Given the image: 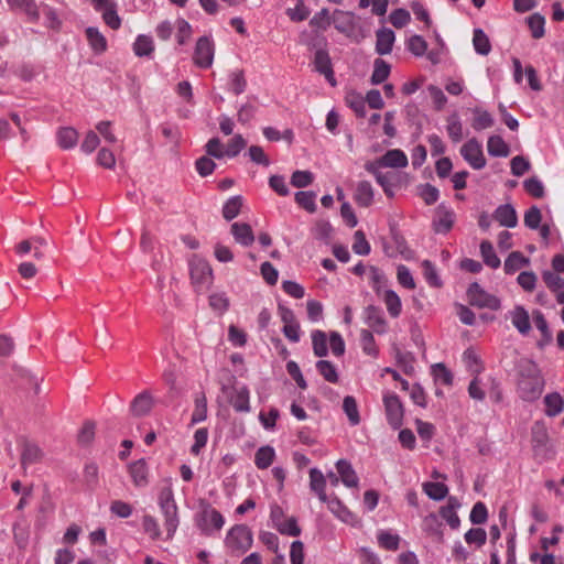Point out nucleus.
Here are the masks:
<instances>
[{"label": "nucleus", "mask_w": 564, "mask_h": 564, "mask_svg": "<svg viewBox=\"0 0 564 564\" xmlns=\"http://www.w3.org/2000/svg\"><path fill=\"white\" fill-rule=\"evenodd\" d=\"M195 524L203 535L210 536L214 531L223 529L225 518L209 502L202 500L199 511L195 514Z\"/></svg>", "instance_id": "1"}, {"label": "nucleus", "mask_w": 564, "mask_h": 564, "mask_svg": "<svg viewBox=\"0 0 564 564\" xmlns=\"http://www.w3.org/2000/svg\"><path fill=\"white\" fill-rule=\"evenodd\" d=\"M192 284L196 292L209 289L213 283V269L207 260L193 256L188 263Z\"/></svg>", "instance_id": "2"}, {"label": "nucleus", "mask_w": 564, "mask_h": 564, "mask_svg": "<svg viewBox=\"0 0 564 564\" xmlns=\"http://www.w3.org/2000/svg\"><path fill=\"white\" fill-rule=\"evenodd\" d=\"M252 532L246 524H235L227 533L225 545L234 555H241L252 546Z\"/></svg>", "instance_id": "3"}, {"label": "nucleus", "mask_w": 564, "mask_h": 564, "mask_svg": "<svg viewBox=\"0 0 564 564\" xmlns=\"http://www.w3.org/2000/svg\"><path fill=\"white\" fill-rule=\"evenodd\" d=\"M467 297L471 306L492 311H498L501 307L500 300L496 295L486 292L477 282L469 284Z\"/></svg>", "instance_id": "4"}, {"label": "nucleus", "mask_w": 564, "mask_h": 564, "mask_svg": "<svg viewBox=\"0 0 564 564\" xmlns=\"http://www.w3.org/2000/svg\"><path fill=\"white\" fill-rule=\"evenodd\" d=\"M383 404L389 425L393 430L400 429L403 424L404 416V409L400 398L395 393L384 394Z\"/></svg>", "instance_id": "5"}, {"label": "nucleus", "mask_w": 564, "mask_h": 564, "mask_svg": "<svg viewBox=\"0 0 564 564\" xmlns=\"http://www.w3.org/2000/svg\"><path fill=\"white\" fill-rule=\"evenodd\" d=\"M460 154L464 160L475 170H481L486 166L481 144L475 139L468 140L462 148Z\"/></svg>", "instance_id": "6"}, {"label": "nucleus", "mask_w": 564, "mask_h": 564, "mask_svg": "<svg viewBox=\"0 0 564 564\" xmlns=\"http://www.w3.org/2000/svg\"><path fill=\"white\" fill-rule=\"evenodd\" d=\"M544 384V378L518 379L517 391L523 401L533 402L541 397Z\"/></svg>", "instance_id": "7"}, {"label": "nucleus", "mask_w": 564, "mask_h": 564, "mask_svg": "<svg viewBox=\"0 0 564 564\" xmlns=\"http://www.w3.org/2000/svg\"><path fill=\"white\" fill-rule=\"evenodd\" d=\"M214 43L207 36H202L197 40L193 61L194 64L200 68H208L214 59Z\"/></svg>", "instance_id": "8"}, {"label": "nucleus", "mask_w": 564, "mask_h": 564, "mask_svg": "<svg viewBox=\"0 0 564 564\" xmlns=\"http://www.w3.org/2000/svg\"><path fill=\"white\" fill-rule=\"evenodd\" d=\"M454 221L455 213L443 204L438 205L433 219V228L435 232L447 234L452 229Z\"/></svg>", "instance_id": "9"}, {"label": "nucleus", "mask_w": 564, "mask_h": 564, "mask_svg": "<svg viewBox=\"0 0 564 564\" xmlns=\"http://www.w3.org/2000/svg\"><path fill=\"white\" fill-rule=\"evenodd\" d=\"M365 323L373 329L375 333L382 335L387 332V321L380 307L368 305L365 311Z\"/></svg>", "instance_id": "10"}, {"label": "nucleus", "mask_w": 564, "mask_h": 564, "mask_svg": "<svg viewBox=\"0 0 564 564\" xmlns=\"http://www.w3.org/2000/svg\"><path fill=\"white\" fill-rule=\"evenodd\" d=\"M314 67L316 72L325 76V78L332 86L336 85V79L334 77V70L332 67V61L326 50L319 48L315 52Z\"/></svg>", "instance_id": "11"}, {"label": "nucleus", "mask_w": 564, "mask_h": 564, "mask_svg": "<svg viewBox=\"0 0 564 564\" xmlns=\"http://www.w3.org/2000/svg\"><path fill=\"white\" fill-rule=\"evenodd\" d=\"M229 402L236 412L250 411V391L247 386L232 387Z\"/></svg>", "instance_id": "12"}, {"label": "nucleus", "mask_w": 564, "mask_h": 564, "mask_svg": "<svg viewBox=\"0 0 564 564\" xmlns=\"http://www.w3.org/2000/svg\"><path fill=\"white\" fill-rule=\"evenodd\" d=\"M154 405V400L149 391H142L137 394L130 404V412L133 416L141 417L148 415Z\"/></svg>", "instance_id": "13"}, {"label": "nucleus", "mask_w": 564, "mask_h": 564, "mask_svg": "<svg viewBox=\"0 0 564 564\" xmlns=\"http://www.w3.org/2000/svg\"><path fill=\"white\" fill-rule=\"evenodd\" d=\"M492 218L502 227L514 228L518 225L517 212L511 204L499 205L495 209Z\"/></svg>", "instance_id": "14"}, {"label": "nucleus", "mask_w": 564, "mask_h": 564, "mask_svg": "<svg viewBox=\"0 0 564 564\" xmlns=\"http://www.w3.org/2000/svg\"><path fill=\"white\" fill-rule=\"evenodd\" d=\"M549 442V433L545 424L541 421L535 422L531 429V443L535 455L545 451Z\"/></svg>", "instance_id": "15"}, {"label": "nucleus", "mask_w": 564, "mask_h": 564, "mask_svg": "<svg viewBox=\"0 0 564 564\" xmlns=\"http://www.w3.org/2000/svg\"><path fill=\"white\" fill-rule=\"evenodd\" d=\"M164 517L166 539H172L180 524L178 509L176 503L159 506Z\"/></svg>", "instance_id": "16"}, {"label": "nucleus", "mask_w": 564, "mask_h": 564, "mask_svg": "<svg viewBox=\"0 0 564 564\" xmlns=\"http://www.w3.org/2000/svg\"><path fill=\"white\" fill-rule=\"evenodd\" d=\"M129 475L137 487H145L149 484V468L144 458L132 462L128 466Z\"/></svg>", "instance_id": "17"}, {"label": "nucleus", "mask_w": 564, "mask_h": 564, "mask_svg": "<svg viewBox=\"0 0 564 564\" xmlns=\"http://www.w3.org/2000/svg\"><path fill=\"white\" fill-rule=\"evenodd\" d=\"M375 191L369 181H360L357 183L354 200L359 207L367 208L372 205Z\"/></svg>", "instance_id": "18"}, {"label": "nucleus", "mask_w": 564, "mask_h": 564, "mask_svg": "<svg viewBox=\"0 0 564 564\" xmlns=\"http://www.w3.org/2000/svg\"><path fill=\"white\" fill-rule=\"evenodd\" d=\"M395 40L394 32L388 28H381L376 32V52L379 55L390 54Z\"/></svg>", "instance_id": "19"}, {"label": "nucleus", "mask_w": 564, "mask_h": 564, "mask_svg": "<svg viewBox=\"0 0 564 564\" xmlns=\"http://www.w3.org/2000/svg\"><path fill=\"white\" fill-rule=\"evenodd\" d=\"M11 10L23 12L31 22H37L40 19L39 7L34 0H7Z\"/></svg>", "instance_id": "20"}, {"label": "nucleus", "mask_w": 564, "mask_h": 564, "mask_svg": "<svg viewBox=\"0 0 564 564\" xmlns=\"http://www.w3.org/2000/svg\"><path fill=\"white\" fill-rule=\"evenodd\" d=\"M231 235L236 242L243 247H249L254 241V235L252 228L247 223H234L230 228Z\"/></svg>", "instance_id": "21"}, {"label": "nucleus", "mask_w": 564, "mask_h": 564, "mask_svg": "<svg viewBox=\"0 0 564 564\" xmlns=\"http://www.w3.org/2000/svg\"><path fill=\"white\" fill-rule=\"evenodd\" d=\"M310 489L317 495L322 502L327 501L326 477L316 467L310 469Z\"/></svg>", "instance_id": "22"}, {"label": "nucleus", "mask_w": 564, "mask_h": 564, "mask_svg": "<svg viewBox=\"0 0 564 564\" xmlns=\"http://www.w3.org/2000/svg\"><path fill=\"white\" fill-rule=\"evenodd\" d=\"M533 321H534L535 327L541 332V338L536 341V346L540 349H544L553 340V336L549 328V324H547L543 313L540 311L533 312Z\"/></svg>", "instance_id": "23"}, {"label": "nucleus", "mask_w": 564, "mask_h": 564, "mask_svg": "<svg viewBox=\"0 0 564 564\" xmlns=\"http://www.w3.org/2000/svg\"><path fill=\"white\" fill-rule=\"evenodd\" d=\"M510 316L512 325L518 329V332L522 335H528L531 329V324L527 310L521 305H517L510 312Z\"/></svg>", "instance_id": "24"}, {"label": "nucleus", "mask_w": 564, "mask_h": 564, "mask_svg": "<svg viewBox=\"0 0 564 564\" xmlns=\"http://www.w3.org/2000/svg\"><path fill=\"white\" fill-rule=\"evenodd\" d=\"M459 502L455 497H449L447 505L441 507L440 514L441 517L446 520L448 525L456 530L460 525V519L456 513V509L459 508Z\"/></svg>", "instance_id": "25"}, {"label": "nucleus", "mask_w": 564, "mask_h": 564, "mask_svg": "<svg viewBox=\"0 0 564 564\" xmlns=\"http://www.w3.org/2000/svg\"><path fill=\"white\" fill-rule=\"evenodd\" d=\"M334 26L343 34L350 35L355 30V15L351 12L335 11Z\"/></svg>", "instance_id": "26"}, {"label": "nucleus", "mask_w": 564, "mask_h": 564, "mask_svg": "<svg viewBox=\"0 0 564 564\" xmlns=\"http://www.w3.org/2000/svg\"><path fill=\"white\" fill-rule=\"evenodd\" d=\"M337 473L340 476L341 482L349 487L354 488L358 486V476L356 471L354 470L351 464L346 459H339L336 463Z\"/></svg>", "instance_id": "27"}, {"label": "nucleus", "mask_w": 564, "mask_h": 564, "mask_svg": "<svg viewBox=\"0 0 564 564\" xmlns=\"http://www.w3.org/2000/svg\"><path fill=\"white\" fill-rule=\"evenodd\" d=\"M380 163H382L384 167L403 169L408 166L409 161L402 150L393 149L380 156Z\"/></svg>", "instance_id": "28"}, {"label": "nucleus", "mask_w": 564, "mask_h": 564, "mask_svg": "<svg viewBox=\"0 0 564 564\" xmlns=\"http://www.w3.org/2000/svg\"><path fill=\"white\" fill-rule=\"evenodd\" d=\"M43 457L42 449L34 443L25 441L21 452V465L25 468L29 465L39 463Z\"/></svg>", "instance_id": "29"}, {"label": "nucleus", "mask_w": 564, "mask_h": 564, "mask_svg": "<svg viewBox=\"0 0 564 564\" xmlns=\"http://www.w3.org/2000/svg\"><path fill=\"white\" fill-rule=\"evenodd\" d=\"M518 379L543 378L538 364L531 359H521L517 366Z\"/></svg>", "instance_id": "30"}, {"label": "nucleus", "mask_w": 564, "mask_h": 564, "mask_svg": "<svg viewBox=\"0 0 564 564\" xmlns=\"http://www.w3.org/2000/svg\"><path fill=\"white\" fill-rule=\"evenodd\" d=\"M89 46L96 54H101L107 50V40L95 26H89L85 31Z\"/></svg>", "instance_id": "31"}, {"label": "nucleus", "mask_w": 564, "mask_h": 564, "mask_svg": "<svg viewBox=\"0 0 564 564\" xmlns=\"http://www.w3.org/2000/svg\"><path fill=\"white\" fill-rule=\"evenodd\" d=\"M487 151L495 158H507L510 154V148L500 135H491L487 141Z\"/></svg>", "instance_id": "32"}, {"label": "nucleus", "mask_w": 564, "mask_h": 564, "mask_svg": "<svg viewBox=\"0 0 564 564\" xmlns=\"http://www.w3.org/2000/svg\"><path fill=\"white\" fill-rule=\"evenodd\" d=\"M56 138L58 145L64 150H68L77 144L78 132L72 127H63L58 129Z\"/></svg>", "instance_id": "33"}, {"label": "nucleus", "mask_w": 564, "mask_h": 564, "mask_svg": "<svg viewBox=\"0 0 564 564\" xmlns=\"http://www.w3.org/2000/svg\"><path fill=\"white\" fill-rule=\"evenodd\" d=\"M545 414L547 416H556L564 409V400L557 392L549 393L544 397Z\"/></svg>", "instance_id": "34"}, {"label": "nucleus", "mask_w": 564, "mask_h": 564, "mask_svg": "<svg viewBox=\"0 0 564 564\" xmlns=\"http://www.w3.org/2000/svg\"><path fill=\"white\" fill-rule=\"evenodd\" d=\"M474 119L471 122V127L476 131L485 130L491 128L495 123V120L489 111L484 110L481 108L473 109Z\"/></svg>", "instance_id": "35"}, {"label": "nucleus", "mask_w": 564, "mask_h": 564, "mask_svg": "<svg viewBox=\"0 0 564 564\" xmlns=\"http://www.w3.org/2000/svg\"><path fill=\"white\" fill-rule=\"evenodd\" d=\"M325 503H327V507L330 510V512L341 521L349 522L352 519V513L347 509L346 506L343 505V502L336 496L327 497V501Z\"/></svg>", "instance_id": "36"}, {"label": "nucleus", "mask_w": 564, "mask_h": 564, "mask_svg": "<svg viewBox=\"0 0 564 564\" xmlns=\"http://www.w3.org/2000/svg\"><path fill=\"white\" fill-rule=\"evenodd\" d=\"M473 45H474L475 51L479 55L486 56L491 51V44H490L489 37L484 32V30L479 29V28L475 29L473 32Z\"/></svg>", "instance_id": "37"}, {"label": "nucleus", "mask_w": 564, "mask_h": 564, "mask_svg": "<svg viewBox=\"0 0 564 564\" xmlns=\"http://www.w3.org/2000/svg\"><path fill=\"white\" fill-rule=\"evenodd\" d=\"M391 67L382 58H376L373 63V72L370 77L372 85L382 84L390 75Z\"/></svg>", "instance_id": "38"}, {"label": "nucleus", "mask_w": 564, "mask_h": 564, "mask_svg": "<svg viewBox=\"0 0 564 564\" xmlns=\"http://www.w3.org/2000/svg\"><path fill=\"white\" fill-rule=\"evenodd\" d=\"M480 254L486 265L491 269H498L500 267V259L496 254L494 246L490 241L484 240L480 243Z\"/></svg>", "instance_id": "39"}, {"label": "nucleus", "mask_w": 564, "mask_h": 564, "mask_svg": "<svg viewBox=\"0 0 564 564\" xmlns=\"http://www.w3.org/2000/svg\"><path fill=\"white\" fill-rule=\"evenodd\" d=\"M529 259L525 258L520 251L511 252L505 260V272L507 274H513L520 268L529 264Z\"/></svg>", "instance_id": "40"}, {"label": "nucleus", "mask_w": 564, "mask_h": 564, "mask_svg": "<svg viewBox=\"0 0 564 564\" xmlns=\"http://www.w3.org/2000/svg\"><path fill=\"white\" fill-rule=\"evenodd\" d=\"M275 457L274 448L265 445L261 446L254 455V464L259 469H267L271 466Z\"/></svg>", "instance_id": "41"}, {"label": "nucleus", "mask_w": 564, "mask_h": 564, "mask_svg": "<svg viewBox=\"0 0 564 564\" xmlns=\"http://www.w3.org/2000/svg\"><path fill=\"white\" fill-rule=\"evenodd\" d=\"M423 490L430 499L435 501H441L448 495V487L440 481L423 484Z\"/></svg>", "instance_id": "42"}, {"label": "nucleus", "mask_w": 564, "mask_h": 564, "mask_svg": "<svg viewBox=\"0 0 564 564\" xmlns=\"http://www.w3.org/2000/svg\"><path fill=\"white\" fill-rule=\"evenodd\" d=\"M243 205V198L240 195L230 197L223 206V217L230 221L236 218Z\"/></svg>", "instance_id": "43"}, {"label": "nucleus", "mask_w": 564, "mask_h": 564, "mask_svg": "<svg viewBox=\"0 0 564 564\" xmlns=\"http://www.w3.org/2000/svg\"><path fill=\"white\" fill-rule=\"evenodd\" d=\"M343 410L347 415L350 425L356 426L360 423L357 401L352 395H346L344 398Z\"/></svg>", "instance_id": "44"}, {"label": "nucleus", "mask_w": 564, "mask_h": 564, "mask_svg": "<svg viewBox=\"0 0 564 564\" xmlns=\"http://www.w3.org/2000/svg\"><path fill=\"white\" fill-rule=\"evenodd\" d=\"M154 51V44L151 36L148 35H139L133 43V52L137 56H150Z\"/></svg>", "instance_id": "45"}, {"label": "nucleus", "mask_w": 564, "mask_h": 564, "mask_svg": "<svg viewBox=\"0 0 564 564\" xmlns=\"http://www.w3.org/2000/svg\"><path fill=\"white\" fill-rule=\"evenodd\" d=\"M360 345H361L362 351L366 355L371 356L373 358L378 357L379 349L376 345L373 334L369 329L360 330Z\"/></svg>", "instance_id": "46"}, {"label": "nucleus", "mask_w": 564, "mask_h": 564, "mask_svg": "<svg viewBox=\"0 0 564 564\" xmlns=\"http://www.w3.org/2000/svg\"><path fill=\"white\" fill-rule=\"evenodd\" d=\"M446 130H447L449 139L454 143L462 141V139L464 137L463 124H462L460 119L457 113H453L447 118Z\"/></svg>", "instance_id": "47"}, {"label": "nucleus", "mask_w": 564, "mask_h": 564, "mask_svg": "<svg viewBox=\"0 0 564 564\" xmlns=\"http://www.w3.org/2000/svg\"><path fill=\"white\" fill-rule=\"evenodd\" d=\"M528 26L533 39H541L545 34V19L542 14L535 12L527 19Z\"/></svg>", "instance_id": "48"}, {"label": "nucleus", "mask_w": 564, "mask_h": 564, "mask_svg": "<svg viewBox=\"0 0 564 564\" xmlns=\"http://www.w3.org/2000/svg\"><path fill=\"white\" fill-rule=\"evenodd\" d=\"M312 345L314 355L317 357H325L328 354L327 338L323 330L316 329L312 332Z\"/></svg>", "instance_id": "49"}, {"label": "nucleus", "mask_w": 564, "mask_h": 564, "mask_svg": "<svg viewBox=\"0 0 564 564\" xmlns=\"http://www.w3.org/2000/svg\"><path fill=\"white\" fill-rule=\"evenodd\" d=\"M316 369L318 373L330 383H337L339 376L336 367L328 360H318L316 362Z\"/></svg>", "instance_id": "50"}, {"label": "nucleus", "mask_w": 564, "mask_h": 564, "mask_svg": "<svg viewBox=\"0 0 564 564\" xmlns=\"http://www.w3.org/2000/svg\"><path fill=\"white\" fill-rule=\"evenodd\" d=\"M383 301L391 317L395 318L401 314V300L393 290H387L384 292Z\"/></svg>", "instance_id": "51"}, {"label": "nucleus", "mask_w": 564, "mask_h": 564, "mask_svg": "<svg viewBox=\"0 0 564 564\" xmlns=\"http://www.w3.org/2000/svg\"><path fill=\"white\" fill-rule=\"evenodd\" d=\"M346 104L358 118H364L366 116V100L360 94L351 93L347 95Z\"/></svg>", "instance_id": "52"}, {"label": "nucleus", "mask_w": 564, "mask_h": 564, "mask_svg": "<svg viewBox=\"0 0 564 564\" xmlns=\"http://www.w3.org/2000/svg\"><path fill=\"white\" fill-rule=\"evenodd\" d=\"M432 375L434 377L435 382H440L444 386L453 384V373L451 370L442 362L435 364L432 366Z\"/></svg>", "instance_id": "53"}, {"label": "nucleus", "mask_w": 564, "mask_h": 564, "mask_svg": "<svg viewBox=\"0 0 564 564\" xmlns=\"http://www.w3.org/2000/svg\"><path fill=\"white\" fill-rule=\"evenodd\" d=\"M247 80L242 69H236L229 75V89L235 95H240L246 90Z\"/></svg>", "instance_id": "54"}, {"label": "nucleus", "mask_w": 564, "mask_h": 564, "mask_svg": "<svg viewBox=\"0 0 564 564\" xmlns=\"http://www.w3.org/2000/svg\"><path fill=\"white\" fill-rule=\"evenodd\" d=\"M422 268L424 278L429 285L433 288H441L443 285V282L437 274L435 265L430 260H424L422 262Z\"/></svg>", "instance_id": "55"}, {"label": "nucleus", "mask_w": 564, "mask_h": 564, "mask_svg": "<svg viewBox=\"0 0 564 564\" xmlns=\"http://www.w3.org/2000/svg\"><path fill=\"white\" fill-rule=\"evenodd\" d=\"M525 192L534 198H542L545 194L544 185L536 176H532L523 182Z\"/></svg>", "instance_id": "56"}, {"label": "nucleus", "mask_w": 564, "mask_h": 564, "mask_svg": "<svg viewBox=\"0 0 564 564\" xmlns=\"http://www.w3.org/2000/svg\"><path fill=\"white\" fill-rule=\"evenodd\" d=\"M314 181V174L311 171L296 170L291 175V185L303 188L311 185Z\"/></svg>", "instance_id": "57"}, {"label": "nucleus", "mask_w": 564, "mask_h": 564, "mask_svg": "<svg viewBox=\"0 0 564 564\" xmlns=\"http://www.w3.org/2000/svg\"><path fill=\"white\" fill-rule=\"evenodd\" d=\"M316 195L314 192L300 191L295 193V202L305 210L313 213L316 209Z\"/></svg>", "instance_id": "58"}, {"label": "nucleus", "mask_w": 564, "mask_h": 564, "mask_svg": "<svg viewBox=\"0 0 564 564\" xmlns=\"http://www.w3.org/2000/svg\"><path fill=\"white\" fill-rule=\"evenodd\" d=\"M247 145V141L241 134L234 135L227 143L225 150V156L235 158L237 156Z\"/></svg>", "instance_id": "59"}, {"label": "nucleus", "mask_w": 564, "mask_h": 564, "mask_svg": "<svg viewBox=\"0 0 564 564\" xmlns=\"http://www.w3.org/2000/svg\"><path fill=\"white\" fill-rule=\"evenodd\" d=\"M142 528H143V531L149 534V536L152 539V540H159L161 538V530H160V525L158 523V520L150 516V514H145L143 516L142 518Z\"/></svg>", "instance_id": "60"}, {"label": "nucleus", "mask_w": 564, "mask_h": 564, "mask_svg": "<svg viewBox=\"0 0 564 564\" xmlns=\"http://www.w3.org/2000/svg\"><path fill=\"white\" fill-rule=\"evenodd\" d=\"M417 188L420 197L426 205H433L438 200L440 192L434 185L426 183L420 185Z\"/></svg>", "instance_id": "61"}, {"label": "nucleus", "mask_w": 564, "mask_h": 564, "mask_svg": "<svg viewBox=\"0 0 564 564\" xmlns=\"http://www.w3.org/2000/svg\"><path fill=\"white\" fill-rule=\"evenodd\" d=\"M352 250L355 253L360 256H367L370 253L371 248L368 240L366 239L364 231L357 230L354 234Z\"/></svg>", "instance_id": "62"}, {"label": "nucleus", "mask_w": 564, "mask_h": 564, "mask_svg": "<svg viewBox=\"0 0 564 564\" xmlns=\"http://www.w3.org/2000/svg\"><path fill=\"white\" fill-rule=\"evenodd\" d=\"M276 529L281 534L289 536H299L301 534V528L294 517L286 519L284 522L276 523Z\"/></svg>", "instance_id": "63"}, {"label": "nucleus", "mask_w": 564, "mask_h": 564, "mask_svg": "<svg viewBox=\"0 0 564 564\" xmlns=\"http://www.w3.org/2000/svg\"><path fill=\"white\" fill-rule=\"evenodd\" d=\"M408 50L415 56H423L427 50V43L421 35H412L406 43Z\"/></svg>", "instance_id": "64"}]
</instances>
